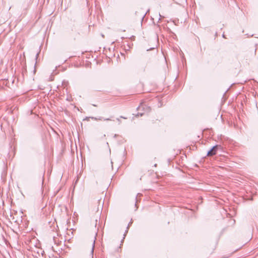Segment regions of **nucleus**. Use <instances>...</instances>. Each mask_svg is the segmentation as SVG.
<instances>
[{"mask_svg":"<svg viewBox=\"0 0 258 258\" xmlns=\"http://www.w3.org/2000/svg\"><path fill=\"white\" fill-rule=\"evenodd\" d=\"M38 55H39V52H37L36 55V59H37Z\"/></svg>","mask_w":258,"mask_h":258,"instance_id":"7","label":"nucleus"},{"mask_svg":"<svg viewBox=\"0 0 258 258\" xmlns=\"http://www.w3.org/2000/svg\"><path fill=\"white\" fill-rule=\"evenodd\" d=\"M144 113H138L136 115V116H142L144 115Z\"/></svg>","mask_w":258,"mask_h":258,"instance_id":"6","label":"nucleus"},{"mask_svg":"<svg viewBox=\"0 0 258 258\" xmlns=\"http://www.w3.org/2000/svg\"><path fill=\"white\" fill-rule=\"evenodd\" d=\"M157 166V164H155L154 165V166Z\"/></svg>","mask_w":258,"mask_h":258,"instance_id":"17","label":"nucleus"},{"mask_svg":"<svg viewBox=\"0 0 258 258\" xmlns=\"http://www.w3.org/2000/svg\"><path fill=\"white\" fill-rule=\"evenodd\" d=\"M95 240H94L93 244V246H92V250H91L92 253H93V251H94V246H95Z\"/></svg>","mask_w":258,"mask_h":258,"instance_id":"4","label":"nucleus"},{"mask_svg":"<svg viewBox=\"0 0 258 258\" xmlns=\"http://www.w3.org/2000/svg\"><path fill=\"white\" fill-rule=\"evenodd\" d=\"M40 253H41V254L42 255H43V254L44 253V251L43 250H42L41 249H40V251H38V252H37V253H38V254H39V253H40Z\"/></svg>","mask_w":258,"mask_h":258,"instance_id":"5","label":"nucleus"},{"mask_svg":"<svg viewBox=\"0 0 258 258\" xmlns=\"http://www.w3.org/2000/svg\"><path fill=\"white\" fill-rule=\"evenodd\" d=\"M221 148V145H216L213 146L210 150L207 152V156H213L216 154L218 150Z\"/></svg>","mask_w":258,"mask_h":258,"instance_id":"1","label":"nucleus"},{"mask_svg":"<svg viewBox=\"0 0 258 258\" xmlns=\"http://www.w3.org/2000/svg\"><path fill=\"white\" fill-rule=\"evenodd\" d=\"M91 118H92V119H95V120H97V118H96V117H91Z\"/></svg>","mask_w":258,"mask_h":258,"instance_id":"9","label":"nucleus"},{"mask_svg":"<svg viewBox=\"0 0 258 258\" xmlns=\"http://www.w3.org/2000/svg\"><path fill=\"white\" fill-rule=\"evenodd\" d=\"M132 223V221H131L130 222V223L128 224V225H127V227H126V230H125V232H124V235H123V239L121 240V243H122V242H123V239H124V238H125V236H126V233H127V232H128V229H129V227H130V225H131V224Z\"/></svg>","mask_w":258,"mask_h":258,"instance_id":"3","label":"nucleus"},{"mask_svg":"<svg viewBox=\"0 0 258 258\" xmlns=\"http://www.w3.org/2000/svg\"><path fill=\"white\" fill-rule=\"evenodd\" d=\"M120 118H124V119H126V117H124L122 116H120Z\"/></svg>","mask_w":258,"mask_h":258,"instance_id":"10","label":"nucleus"},{"mask_svg":"<svg viewBox=\"0 0 258 258\" xmlns=\"http://www.w3.org/2000/svg\"><path fill=\"white\" fill-rule=\"evenodd\" d=\"M159 15L160 16V18H161L162 16H161V15L160 14V13L159 14ZM160 20V18L159 19V21Z\"/></svg>","mask_w":258,"mask_h":258,"instance_id":"11","label":"nucleus"},{"mask_svg":"<svg viewBox=\"0 0 258 258\" xmlns=\"http://www.w3.org/2000/svg\"><path fill=\"white\" fill-rule=\"evenodd\" d=\"M103 120H110V119H109V118H104V119H103Z\"/></svg>","mask_w":258,"mask_h":258,"instance_id":"8","label":"nucleus"},{"mask_svg":"<svg viewBox=\"0 0 258 258\" xmlns=\"http://www.w3.org/2000/svg\"><path fill=\"white\" fill-rule=\"evenodd\" d=\"M116 136H117V135L115 134V135H114V137L115 138Z\"/></svg>","mask_w":258,"mask_h":258,"instance_id":"15","label":"nucleus"},{"mask_svg":"<svg viewBox=\"0 0 258 258\" xmlns=\"http://www.w3.org/2000/svg\"><path fill=\"white\" fill-rule=\"evenodd\" d=\"M222 37H223V38H225V35H224V34L222 35Z\"/></svg>","mask_w":258,"mask_h":258,"instance_id":"13","label":"nucleus"},{"mask_svg":"<svg viewBox=\"0 0 258 258\" xmlns=\"http://www.w3.org/2000/svg\"><path fill=\"white\" fill-rule=\"evenodd\" d=\"M102 118H103V117H100V118H99L98 119H99V120H101Z\"/></svg>","mask_w":258,"mask_h":258,"instance_id":"12","label":"nucleus"},{"mask_svg":"<svg viewBox=\"0 0 258 258\" xmlns=\"http://www.w3.org/2000/svg\"><path fill=\"white\" fill-rule=\"evenodd\" d=\"M93 105L94 106H96V105L95 104H93Z\"/></svg>","mask_w":258,"mask_h":258,"instance_id":"16","label":"nucleus"},{"mask_svg":"<svg viewBox=\"0 0 258 258\" xmlns=\"http://www.w3.org/2000/svg\"><path fill=\"white\" fill-rule=\"evenodd\" d=\"M143 108V110H145V111H147V112H150L151 111V108L149 106H147L146 105H144L143 104H141L140 106H139L138 108H137V109H138L139 108Z\"/></svg>","mask_w":258,"mask_h":258,"instance_id":"2","label":"nucleus"},{"mask_svg":"<svg viewBox=\"0 0 258 258\" xmlns=\"http://www.w3.org/2000/svg\"><path fill=\"white\" fill-rule=\"evenodd\" d=\"M117 120L119 121V122H120V120H119V118H117Z\"/></svg>","mask_w":258,"mask_h":258,"instance_id":"14","label":"nucleus"}]
</instances>
